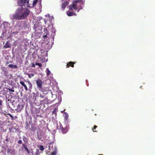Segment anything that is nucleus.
<instances>
[{"label":"nucleus","instance_id":"7","mask_svg":"<svg viewBox=\"0 0 155 155\" xmlns=\"http://www.w3.org/2000/svg\"><path fill=\"white\" fill-rule=\"evenodd\" d=\"M69 0H61L62 3L61 5V8L64 10L66 6L68 4Z\"/></svg>","mask_w":155,"mask_h":155},{"label":"nucleus","instance_id":"44","mask_svg":"<svg viewBox=\"0 0 155 155\" xmlns=\"http://www.w3.org/2000/svg\"><path fill=\"white\" fill-rule=\"evenodd\" d=\"M25 81H26L25 80Z\"/></svg>","mask_w":155,"mask_h":155},{"label":"nucleus","instance_id":"10","mask_svg":"<svg viewBox=\"0 0 155 155\" xmlns=\"http://www.w3.org/2000/svg\"><path fill=\"white\" fill-rule=\"evenodd\" d=\"M20 83L21 85L24 87L26 91H28V88L24 81H20Z\"/></svg>","mask_w":155,"mask_h":155},{"label":"nucleus","instance_id":"30","mask_svg":"<svg viewBox=\"0 0 155 155\" xmlns=\"http://www.w3.org/2000/svg\"><path fill=\"white\" fill-rule=\"evenodd\" d=\"M11 149H10V148H8L7 149V153H10V152L11 151Z\"/></svg>","mask_w":155,"mask_h":155},{"label":"nucleus","instance_id":"1","mask_svg":"<svg viewBox=\"0 0 155 155\" xmlns=\"http://www.w3.org/2000/svg\"><path fill=\"white\" fill-rule=\"evenodd\" d=\"M30 13V11L27 8H19L16 10L15 13L13 15V17L16 20L24 19L28 16Z\"/></svg>","mask_w":155,"mask_h":155},{"label":"nucleus","instance_id":"31","mask_svg":"<svg viewBox=\"0 0 155 155\" xmlns=\"http://www.w3.org/2000/svg\"><path fill=\"white\" fill-rule=\"evenodd\" d=\"M56 109H54L52 111V114H55L56 113Z\"/></svg>","mask_w":155,"mask_h":155},{"label":"nucleus","instance_id":"28","mask_svg":"<svg viewBox=\"0 0 155 155\" xmlns=\"http://www.w3.org/2000/svg\"><path fill=\"white\" fill-rule=\"evenodd\" d=\"M97 126L96 125H94V126L93 128H92V129L94 132H97V131H96L94 130L95 129H96V128H97Z\"/></svg>","mask_w":155,"mask_h":155},{"label":"nucleus","instance_id":"4","mask_svg":"<svg viewBox=\"0 0 155 155\" xmlns=\"http://www.w3.org/2000/svg\"><path fill=\"white\" fill-rule=\"evenodd\" d=\"M59 129L60 130V131L63 134H66L68 132V127L67 126L64 127H63L61 123H59Z\"/></svg>","mask_w":155,"mask_h":155},{"label":"nucleus","instance_id":"33","mask_svg":"<svg viewBox=\"0 0 155 155\" xmlns=\"http://www.w3.org/2000/svg\"><path fill=\"white\" fill-rule=\"evenodd\" d=\"M18 143L19 144H21L22 143V141L21 140H19L18 141Z\"/></svg>","mask_w":155,"mask_h":155},{"label":"nucleus","instance_id":"38","mask_svg":"<svg viewBox=\"0 0 155 155\" xmlns=\"http://www.w3.org/2000/svg\"><path fill=\"white\" fill-rule=\"evenodd\" d=\"M45 34H46V35H48L49 34V32H48V31H47L46 33H45Z\"/></svg>","mask_w":155,"mask_h":155},{"label":"nucleus","instance_id":"25","mask_svg":"<svg viewBox=\"0 0 155 155\" xmlns=\"http://www.w3.org/2000/svg\"><path fill=\"white\" fill-rule=\"evenodd\" d=\"M8 115L11 118V119L12 120H14V118L13 116L10 114L9 113V114H8Z\"/></svg>","mask_w":155,"mask_h":155},{"label":"nucleus","instance_id":"24","mask_svg":"<svg viewBox=\"0 0 155 155\" xmlns=\"http://www.w3.org/2000/svg\"><path fill=\"white\" fill-rule=\"evenodd\" d=\"M39 149L40 150L42 151L44 150V147L43 145H40Z\"/></svg>","mask_w":155,"mask_h":155},{"label":"nucleus","instance_id":"29","mask_svg":"<svg viewBox=\"0 0 155 155\" xmlns=\"http://www.w3.org/2000/svg\"><path fill=\"white\" fill-rule=\"evenodd\" d=\"M7 68L5 67H3L2 68V70L4 72L5 71H6Z\"/></svg>","mask_w":155,"mask_h":155},{"label":"nucleus","instance_id":"22","mask_svg":"<svg viewBox=\"0 0 155 155\" xmlns=\"http://www.w3.org/2000/svg\"><path fill=\"white\" fill-rule=\"evenodd\" d=\"M68 114L67 113H65V116L64 117V118L65 119L67 120L68 118Z\"/></svg>","mask_w":155,"mask_h":155},{"label":"nucleus","instance_id":"3","mask_svg":"<svg viewBox=\"0 0 155 155\" xmlns=\"http://www.w3.org/2000/svg\"><path fill=\"white\" fill-rule=\"evenodd\" d=\"M82 3H82L75 2H73V4L70 5L69 9L71 10H76L78 11L77 12H78L82 8L81 6Z\"/></svg>","mask_w":155,"mask_h":155},{"label":"nucleus","instance_id":"8","mask_svg":"<svg viewBox=\"0 0 155 155\" xmlns=\"http://www.w3.org/2000/svg\"><path fill=\"white\" fill-rule=\"evenodd\" d=\"M52 150L53 151L51 153V155H56L57 152V148L55 145H52L51 147Z\"/></svg>","mask_w":155,"mask_h":155},{"label":"nucleus","instance_id":"32","mask_svg":"<svg viewBox=\"0 0 155 155\" xmlns=\"http://www.w3.org/2000/svg\"><path fill=\"white\" fill-rule=\"evenodd\" d=\"M2 102H3L2 100L0 99V107L2 105Z\"/></svg>","mask_w":155,"mask_h":155},{"label":"nucleus","instance_id":"34","mask_svg":"<svg viewBox=\"0 0 155 155\" xmlns=\"http://www.w3.org/2000/svg\"><path fill=\"white\" fill-rule=\"evenodd\" d=\"M44 31L45 33L48 31L47 29V28H45L44 30Z\"/></svg>","mask_w":155,"mask_h":155},{"label":"nucleus","instance_id":"16","mask_svg":"<svg viewBox=\"0 0 155 155\" xmlns=\"http://www.w3.org/2000/svg\"><path fill=\"white\" fill-rule=\"evenodd\" d=\"M22 146L24 147L25 150H26V151H27L28 153H29V152L28 150V149L27 147L25 145V144H22Z\"/></svg>","mask_w":155,"mask_h":155},{"label":"nucleus","instance_id":"5","mask_svg":"<svg viewBox=\"0 0 155 155\" xmlns=\"http://www.w3.org/2000/svg\"><path fill=\"white\" fill-rule=\"evenodd\" d=\"M36 83L37 86V87L39 90L42 87V86L43 82L40 79L38 78L36 81Z\"/></svg>","mask_w":155,"mask_h":155},{"label":"nucleus","instance_id":"23","mask_svg":"<svg viewBox=\"0 0 155 155\" xmlns=\"http://www.w3.org/2000/svg\"><path fill=\"white\" fill-rule=\"evenodd\" d=\"M23 140L24 142H26L27 141V138L25 137H23Z\"/></svg>","mask_w":155,"mask_h":155},{"label":"nucleus","instance_id":"43","mask_svg":"<svg viewBox=\"0 0 155 155\" xmlns=\"http://www.w3.org/2000/svg\"><path fill=\"white\" fill-rule=\"evenodd\" d=\"M98 155H103L102 154H99Z\"/></svg>","mask_w":155,"mask_h":155},{"label":"nucleus","instance_id":"18","mask_svg":"<svg viewBox=\"0 0 155 155\" xmlns=\"http://www.w3.org/2000/svg\"><path fill=\"white\" fill-rule=\"evenodd\" d=\"M3 74L4 75L7 77L9 76V74L7 71H5L3 73Z\"/></svg>","mask_w":155,"mask_h":155},{"label":"nucleus","instance_id":"12","mask_svg":"<svg viewBox=\"0 0 155 155\" xmlns=\"http://www.w3.org/2000/svg\"><path fill=\"white\" fill-rule=\"evenodd\" d=\"M27 82L28 83V84L29 85V90L30 91H31V90L32 88V83H31V82L29 81H28Z\"/></svg>","mask_w":155,"mask_h":155},{"label":"nucleus","instance_id":"19","mask_svg":"<svg viewBox=\"0 0 155 155\" xmlns=\"http://www.w3.org/2000/svg\"><path fill=\"white\" fill-rule=\"evenodd\" d=\"M46 72L47 75L49 76L51 73V72L48 69V68L47 69Z\"/></svg>","mask_w":155,"mask_h":155},{"label":"nucleus","instance_id":"9","mask_svg":"<svg viewBox=\"0 0 155 155\" xmlns=\"http://www.w3.org/2000/svg\"><path fill=\"white\" fill-rule=\"evenodd\" d=\"M75 64V63L74 62L70 61L68 62L67 64L66 65L67 68H69L70 66L73 68L74 66V64Z\"/></svg>","mask_w":155,"mask_h":155},{"label":"nucleus","instance_id":"42","mask_svg":"<svg viewBox=\"0 0 155 155\" xmlns=\"http://www.w3.org/2000/svg\"><path fill=\"white\" fill-rule=\"evenodd\" d=\"M44 101L42 100V101H41V102H43V101Z\"/></svg>","mask_w":155,"mask_h":155},{"label":"nucleus","instance_id":"27","mask_svg":"<svg viewBox=\"0 0 155 155\" xmlns=\"http://www.w3.org/2000/svg\"><path fill=\"white\" fill-rule=\"evenodd\" d=\"M35 64L36 65H38V66H39L40 67H41L42 66V64L41 63H35Z\"/></svg>","mask_w":155,"mask_h":155},{"label":"nucleus","instance_id":"2","mask_svg":"<svg viewBox=\"0 0 155 155\" xmlns=\"http://www.w3.org/2000/svg\"><path fill=\"white\" fill-rule=\"evenodd\" d=\"M38 1L39 2L40 5H41V0H34L33 1L31 0H21V5H23L24 4L27 3L28 7L30 8H32L35 6Z\"/></svg>","mask_w":155,"mask_h":155},{"label":"nucleus","instance_id":"35","mask_svg":"<svg viewBox=\"0 0 155 155\" xmlns=\"http://www.w3.org/2000/svg\"><path fill=\"white\" fill-rule=\"evenodd\" d=\"M43 37L44 38H47V35L45 34V35H43Z\"/></svg>","mask_w":155,"mask_h":155},{"label":"nucleus","instance_id":"6","mask_svg":"<svg viewBox=\"0 0 155 155\" xmlns=\"http://www.w3.org/2000/svg\"><path fill=\"white\" fill-rule=\"evenodd\" d=\"M40 91L42 92L43 94H47L50 90L49 89V88L47 87H42L39 90Z\"/></svg>","mask_w":155,"mask_h":155},{"label":"nucleus","instance_id":"41","mask_svg":"<svg viewBox=\"0 0 155 155\" xmlns=\"http://www.w3.org/2000/svg\"><path fill=\"white\" fill-rule=\"evenodd\" d=\"M35 65L34 64H33L32 65V67H35Z\"/></svg>","mask_w":155,"mask_h":155},{"label":"nucleus","instance_id":"40","mask_svg":"<svg viewBox=\"0 0 155 155\" xmlns=\"http://www.w3.org/2000/svg\"><path fill=\"white\" fill-rule=\"evenodd\" d=\"M20 107V106L19 104H18V107Z\"/></svg>","mask_w":155,"mask_h":155},{"label":"nucleus","instance_id":"11","mask_svg":"<svg viewBox=\"0 0 155 155\" xmlns=\"http://www.w3.org/2000/svg\"><path fill=\"white\" fill-rule=\"evenodd\" d=\"M3 47L5 48H7L10 47V45L8 41L6 42L5 45Z\"/></svg>","mask_w":155,"mask_h":155},{"label":"nucleus","instance_id":"13","mask_svg":"<svg viewBox=\"0 0 155 155\" xmlns=\"http://www.w3.org/2000/svg\"><path fill=\"white\" fill-rule=\"evenodd\" d=\"M67 14L68 16H72L73 15H76V14L75 13H73V12H67Z\"/></svg>","mask_w":155,"mask_h":155},{"label":"nucleus","instance_id":"21","mask_svg":"<svg viewBox=\"0 0 155 155\" xmlns=\"http://www.w3.org/2000/svg\"><path fill=\"white\" fill-rule=\"evenodd\" d=\"M27 74L28 76V77L29 78H31L33 77L34 75V74Z\"/></svg>","mask_w":155,"mask_h":155},{"label":"nucleus","instance_id":"14","mask_svg":"<svg viewBox=\"0 0 155 155\" xmlns=\"http://www.w3.org/2000/svg\"><path fill=\"white\" fill-rule=\"evenodd\" d=\"M39 94H40V95H39L40 97L42 98H44L45 97V96L42 95L41 93H39V92L38 91L36 93V95L37 96L39 97Z\"/></svg>","mask_w":155,"mask_h":155},{"label":"nucleus","instance_id":"26","mask_svg":"<svg viewBox=\"0 0 155 155\" xmlns=\"http://www.w3.org/2000/svg\"><path fill=\"white\" fill-rule=\"evenodd\" d=\"M74 2H80L82 3V0H74Z\"/></svg>","mask_w":155,"mask_h":155},{"label":"nucleus","instance_id":"15","mask_svg":"<svg viewBox=\"0 0 155 155\" xmlns=\"http://www.w3.org/2000/svg\"><path fill=\"white\" fill-rule=\"evenodd\" d=\"M8 66L9 67L11 68H18L17 66L16 65H14L13 64H9L8 65Z\"/></svg>","mask_w":155,"mask_h":155},{"label":"nucleus","instance_id":"20","mask_svg":"<svg viewBox=\"0 0 155 155\" xmlns=\"http://www.w3.org/2000/svg\"><path fill=\"white\" fill-rule=\"evenodd\" d=\"M7 89L9 91L12 92H14V87H12V88H7Z\"/></svg>","mask_w":155,"mask_h":155},{"label":"nucleus","instance_id":"39","mask_svg":"<svg viewBox=\"0 0 155 155\" xmlns=\"http://www.w3.org/2000/svg\"><path fill=\"white\" fill-rule=\"evenodd\" d=\"M9 62L8 61L5 63V64L6 65H7V64H9Z\"/></svg>","mask_w":155,"mask_h":155},{"label":"nucleus","instance_id":"17","mask_svg":"<svg viewBox=\"0 0 155 155\" xmlns=\"http://www.w3.org/2000/svg\"><path fill=\"white\" fill-rule=\"evenodd\" d=\"M36 127H35L34 126H31V130L33 132H35L36 130Z\"/></svg>","mask_w":155,"mask_h":155},{"label":"nucleus","instance_id":"36","mask_svg":"<svg viewBox=\"0 0 155 155\" xmlns=\"http://www.w3.org/2000/svg\"><path fill=\"white\" fill-rule=\"evenodd\" d=\"M52 144H50L49 145V146H48V148H49V150H51V149H50V148H51V145Z\"/></svg>","mask_w":155,"mask_h":155},{"label":"nucleus","instance_id":"37","mask_svg":"<svg viewBox=\"0 0 155 155\" xmlns=\"http://www.w3.org/2000/svg\"><path fill=\"white\" fill-rule=\"evenodd\" d=\"M35 155H39L38 151H37L35 153Z\"/></svg>","mask_w":155,"mask_h":155}]
</instances>
